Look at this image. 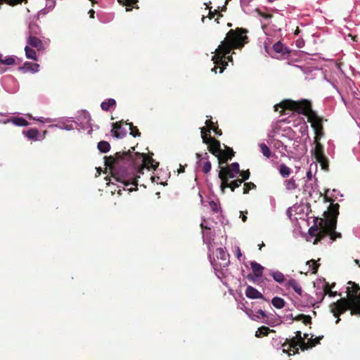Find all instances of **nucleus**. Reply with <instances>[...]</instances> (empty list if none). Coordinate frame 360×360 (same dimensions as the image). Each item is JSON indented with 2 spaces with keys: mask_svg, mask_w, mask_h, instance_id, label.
<instances>
[{
  "mask_svg": "<svg viewBox=\"0 0 360 360\" xmlns=\"http://www.w3.org/2000/svg\"><path fill=\"white\" fill-rule=\"evenodd\" d=\"M274 136V132L271 131V132L269 133V134H268V137H269V139H271V138H273Z\"/></svg>",
  "mask_w": 360,
  "mask_h": 360,
  "instance_id": "nucleus-59",
  "label": "nucleus"
},
{
  "mask_svg": "<svg viewBox=\"0 0 360 360\" xmlns=\"http://www.w3.org/2000/svg\"><path fill=\"white\" fill-rule=\"evenodd\" d=\"M255 187L253 183H245L243 188V193H248L249 191Z\"/></svg>",
  "mask_w": 360,
  "mask_h": 360,
  "instance_id": "nucleus-49",
  "label": "nucleus"
},
{
  "mask_svg": "<svg viewBox=\"0 0 360 360\" xmlns=\"http://www.w3.org/2000/svg\"><path fill=\"white\" fill-rule=\"evenodd\" d=\"M274 108L276 111L281 109V111H283L285 114L288 113L286 111H292V115L288 118L287 122L292 123L293 127H297L302 135L308 133V126L304 116L307 117L308 122L311 123L315 134L311 153L316 162L310 164L309 169L307 172V179L311 180L312 179L314 170V173L316 172L318 163L320 164L322 169L328 171V159L324 154L323 146L320 142L323 136L322 123L321 119L312 112L311 103L307 100L299 101L287 100L280 104L275 105Z\"/></svg>",
  "mask_w": 360,
  "mask_h": 360,
  "instance_id": "nucleus-1",
  "label": "nucleus"
},
{
  "mask_svg": "<svg viewBox=\"0 0 360 360\" xmlns=\"http://www.w3.org/2000/svg\"><path fill=\"white\" fill-rule=\"evenodd\" d=\"M202 170L205 174H207L211 170V163L210 161L203 162Z\"/></svg>",
  "mask_w": 360,
  "mask_h": 360,
  "instance_id": "nucleus-45",
  "label": "nucleus"
},
{
  "mask_svg": "<svg viewBox=\"0 0 360 360\" xmlns=\"http://www.w3.org/2000/svg\"><path fill=\"white\" fill-rule=\"evenodd\" d=\"M27 43V46L36 48L39 51L44 48L43 43L41 39L35 36L29 35Z\"/></svg>",
  "mask_w": 360,
  "mask_h": 360,
  "instance_id": "nucleus-15",
  "label": "nucleus"
},
{
  "mask_svg": "<svg viewBox=\"0 0 360 360\" xmlns=\"http://www.w3.org/2000/svg\"><path fill=\"white\" fill-rule=\"evenodd\" d=\"M270 332V329L264 326H262L257 329V332H255V337L257 338H263L266 336Z\"/></svg>",
  "mask_w": 360,
  "mask_h": 360,
  "instance_id": "nucleus-27",
  "label": "nucleus"
},
{
  "mask_svg": "<svg viewBox=\"0 0 360 360\" xmlns=\"http://www.w3.org/2000/svg\"><path fill=\"white\" fill-rule=\"evenodd\" d=\"M255 12L257 13L258 16L263 18L264 19H269L271 18V15L264 13L262 12L261 11H259V9H255Z\"/></svg>",
  "mask_w": 360,
  "mask_h": 360,
  "instance_id": "nucleus-52",
  "label": "nucleus"
},
{
  "mask_svg": "<svg viewBox=\"0 0 360 360\" xmlns=\"http://www.w3.org/2000/svg\"><path fill=\"white\" fill-rule=\"evenodd\" d=\"M271 304L276 309H282L284 307L285 302L281 297H274L271 300Z\"/></svg>",
  "mask_w": 360,
  "mask_h": 360,
  "instance_id": "nucleus-25",
  "label": "nucleus"
},
{
  "mask_svg": "<svg viewBox=\"0 0 360 360\" xmlns=\"http://www.w3.org/2000/svg\"><path fill=\"white\" fill-rule=\"evenodd\" d=\"M98 149L101 153H107L110 149V146L108 142L105 141H101L98 143Z\"/></svg>",
  "mask_w": 360,
  "mask_h": 360,
  "instance_id": "nucleus-29",
  "label": "nucleus"
},
{
  "mask_svg": "<svg viewBox=\"0 0 360 360\" xmlns=\"http://www.w3.org/2000/svg\"><path fill=\"white\" fill-rule=\"evenodd\" d=\"M12 122L13 124L19 127H26L29 124L28 122L22 117H16L7 121ZM6 123V122H5Z\"/></svg>",
  "mask_w": 360,
  "mask_h": 360,
  "instance_id": "nucleus-23",
  "label": "nucleus"
},
{
  "mask_svg": "<svg viewBox=\"0 0 360 360\" xmlns=\"http://www.w3.org/2000/svg\"><path fill=\"white\" fill-rule=\"evenodd\" d=\"M119 3L127 6H130L137 2V0H118Z\"/></svg>",
  "mask_w": 360,
  "mask_h": 360,
  "instance_id": "nucleus-50",
  "label": "nucleus"
},
{
  "mask_svg": "<svg viewBox=\"0 0 360 360\" xmlns=\"http://www.w3.org/2000/svg\"><path fill=\"white\" fill-rule=\"evenodd\" d=\"M270 145H273V147L276 149L279 150L281 148H284L285 149L286 146H283V143L276 139H271L269 142Z\"/></svg>",
  "mask_w": 360,
  "mask_h": 360,
  "instance_id": "nucleus-39",
  "label": "nucleus"
},
{
  "mask_svg": "<svg viewBox=\"0 0 360 360\" xmlns=\"http://www.w3.org/2000/svg\"><path fill=\"white\" fill-rule=\"evenodd\" d=\"M336 220L335 219H326L321 221L319 227L314 225L309 229V234L312 237H316L314 244H316L319 241L323 240L326 236H329V243H331L336 238H340L341 234L335 232Z\"/></svg>",
  "mask_w": 360,
  "mask_h": 360,
  "instance_id": "nucleus-6",
  "label": "nucleus"
},
{
  "mask_svg": "<svg viewBox=\"0 0 360 360\" xmlns=\"http://www.w3.org/2000/svg\"><path fill=\"white\" fill-rule=\"evenodd\" d=\"M240 217L242 218L243 221V222H245V221H246V220H247V217H246V215L244 214V212H240Z\"/></svg>",
  "mask_w": 360,
  "mask_h": 360,
  "instance_id": "nucleus-57",
  "label": "nucleus"
},
{
  "mask_svg": "<svg viewBox=\"0 0 360 360\" xmlns=\"http://www.w3.org/2000/svg\"><path fill=\"white\" fill-rule=\"evenodd\" d=\"M24 135L30 140L37 141L39 139V131L37 129H31L23 132Z\"/></svg>",
  "mask_w": 360,
  "mask_h": 360,
  "instance_id": "nucleus-22",
  "label": "nucleus"
},
{
  "mask_svg": "<svg viewBox=\"0 0 360 360\" xmlns=\"http://www.w3.org/2000/svg\"><path fill=\"white\" fill-rule=\"evenodd\" d=\"M200 226H201V229H202V231H205V230H210L212 229H211V224H210V222L205 219V218H202V221H201V224H200Z\"/></svg>",
  "mask_w": 360,
  "mask_h": 360,
  "instance_id": "nucleus-41",
  "label": "nucleus"
},
{
  "mask_svg": "<svg viewBox=\"0 0 360 360\" xmlns=\"http://www.w3.org/2000/svg\"><path fill=\"white\" fill-rule=\"evenodd\" d=\"M250 266L257 278H260L263 274L264 267L256 262H251Z\"/></svg>",
  "mask_w": 360,
  "mask_h": 360,
  "instance_id": "nucleus-18",
  "label": "nucleus"
},
{
  "mask_svg": "<svg viewBox=\"0 0 360 360\" xmlns=\"http://www.w3.org/2000/svg\"><path fill=\"white\" fill-rule=\"evenodd\" d=\"M134 148L123 153H117L115 157H110L106 161L112 169V176L116 181L123 185V188L129 185L136 186L137 177L143 174V170L153 168L155 169L159 163L143 153H134Z\"/></svg>",
  "mask_w": 360,
  "mask_h": 360,
  "instance_id": "nucleus-2",
  "label": "nucleus"
},
{
  "mask_svg": "<svg viewBox=\"0 0 360 360\" xmlns=\"http://www.w3.org/2000/svg\"><path fill=\"white\" fill-rule=\"evenodd\" d=\"M217 66H214L212 69V72H214L215 73L217 72Z\"/></svg>",
  "mask_w": 360,
  "mask_h": 360,
  "instance_id": "nucleus-62",
  "label": "nucleus"
},
{
  "mask_svg": "<svg viewBox=\"0 0 360 360\" xmlns=\"http://www.w3.org/2000/svg\"><path fill=\"white\" fill-rule=\"evenodd\" d=\"M327 153L328 155L333 156L335 153V145L333 142V141L330 140L328 141V148H327Z\"/></svg>",
  "mask_w": 360,
  "mask_h": 360,
  "instance_id": "nucleus-42",
  "label": "nucleus"
},
{
  "mask_svg": "<svg viewBox=\"0 0 360 360\" xmlns=\"http://www.w3.org/2000/svg\"><path fill=\"white\" fill-rule=\"evenodd\" d=\"M203 242L207 245L209 255H211L212 248V241L214 240V234L212 231V229L207 231L205 230L202 231Z\"/></svg>",
  "mask_w": 360,
  "mask_h": 360,
  "instance_id": "nucleus-12",
  "label": "nucleus"
},
{
  "mask_svg": "<svg viewBox=\"0 0 360 360\" xmlns=\"http://www.w3.org/2000/svg\"><path fill=\"white\" fill-rule=\"evenodd\" d=\"M39 65L37 63H25L24 66L20 68L25 72H37L39 71Z\"/></svg>",
  "mask_w": 360,
  "mask_h": 360,
  "instance_id": "nucleus-21",
  "label": "nucleus"
},
{
  "mask_svg": "<svg viewBox=\"0 0 360 360\" xmlns=\"http://www.w3.org/2000/svg\"><path fill=\"white\" fill-rule=\"evenodd\" d=\"M314 347V343H307L306 341L304 340H302L301 342H300V344L298 345V348L301 349V351L308 350L309 349L313 348Z\"/></svg>",
  "mask_w": 360,
  "mask_h": 360,
  "instance_id": "nucleus-34",
  "label": "nucleus"
},
{
  "mask_svg": "<svg viewBox=\"0 0 360 360\" xmlns=\"http://www.w3.org/2000/svg\"><path fill=\"white\" fill-rule=\"evenodd\" d=\"M209 257H210V261L212 265V267L214 269L216 276L221 281L222 278L224 276V274H225L224 270L226 267H219L217 262H213L210 255Z\"/></svg>",
  "mask_w": 360,
  "mask_h": 360,
  "instance_id": "nucleus-19",
  "label": "nucleus"
},
{
  "mask_svg": "<svg viewBox=\"0 0 360 360\" xmlns=\"http://www.w3.org/2000/svg\"><path fill=\"white\" fill-rule=\"evenodd\" d=\"M286 287L288 288H292L295 292H297L298 295H301L302 292V289L300 283L293 278L290 279L287 284Z\"/></svg>",
  "mask_w": 360,
  "mask_h": 360,
  "instance_id": "nucleus-20",
  "label": "nucleus"
},
{
  "mask_svg": "<svg viewBox=\"0 0 360 360\" xmlns=\"http://www.w3.org/2000/svg\"><path fill=\"white\" fill-rule=\"evenodd\" d=\"M111 132L117 139H122L127 135V129L122 127L118 122L112 124Z\"/></svg>",
  "mask_w": 360,
  "mask_h": 360,
  "instance_id": "nucleus-14",
  "label": "nucleus"
},
{
  "mask_svg": "<svg viewBox=\"0 0 360 360\" xmlns=\"http://www.w3.org/2000/svg\"><path fill=\"white\" fill-rule=\"evenodd\" d=\"M293 318H292V321H300V320H303V323L307 325V324H310V319L311 318V316H292Z\"/></svg>",
  "mask_w": 360,
  "mask_h": 360,
  "instance_id": "nucleus-40",
  "label": "nucleus"
},
{
  "mask_svg": "<svg viewBox=\"0 0 360 360\" xmlns=\"http://www.w3.org/2000/svg\"><path fill=\"white\" fill-rule=\"evenodd\" d=\"M27 116L29 117L30 118L34 120L38 121V122H41V123H51L52 122H56L55 120L51 119L50 117H46V118H44L43 117H34L31 116L30 115H27Z\"/></svg>",
  "mask_w": 360,
  "mask_h": 360,
  "instance_id": "nucleus-35",
  "label": "nucleus"
},
{
  "mask_svg": "<svg viewBox=\"0 0 360 360\" xmlns=\"http://www.w3.org/2000/svg\"><path fill=\"white\" fill-rule=\"evenodd\" d=\"M82 115L84 117V122L85 124L89 125L91 120L90 114L87 111H83Z\"/></svg>",
  "mask_w": 360,
  "mask_h": 360,
  "instance_id": "nucleus-48",
  "label": "nucleus"
},
{
  "mask_svg": "<svg viewBox=\"0 0 360 360\" xmlns=\"http://www.w3.org/2000/svg\"><path fill=\"white\" fill-rule=\"evenodd\" d=\"M235 253H236L237 258L240 260L242 257V253H241L240 249L238 246L235 247Z\"/></svg>",
  "mask_w": 360,
  "mask_h": 360,
  "instance_id": "nucleus-54",
  "label": "nucleus"
},
{
  "mask_svg": "<svg viewBox=\"0 0 360 360\" xmlns=\"http://www.w3.org/2000/svg\"><path fill=\"white\" fill-rule=\"evenodd\" d=\"M269 44H270V41H268V42L267 41H264V50L269 54H270Z\"/></svg>",
  "mask_w": 360,
  "mask_h": 360,
  "instance_id": "nucleus-55",
  "label": "nucleus"
},
{
  "mask_svg": "<svg viewBox=\"0 0 360 360\" xmlns=\"http://www.w3.org/2000/svg\"><path fill=\"white\" fill-rule=\"evenodd\" d=\"M270 275L273 277L274 280L278 283H283L285 281V276L281 271H271Z\"/></svg>",
  "mask_w": 360,
  "mask_h": 360,
  "instance_id": "nucleus-24",
  "label": "nucleus"
},
{
  "mask_svg": "<svg viewBox=\"0 0 360 360\" xmlns=\"http://www.w3.org/2000/svg\"><path fill=\"white\" fill-rule=\"evenodd\" d=\"M25 51L26 57L27 58L32 59L34 60H37L36 52L33 49H30L28 46H26L25 47Z\"/></svg>",
  "mask_w": 360,
  "mask_h": 360,
  "instance_id": "nucleus-32",
  "label": "nucleus"
},
{
  "mask_svg": "<svg viewBox=\"0 0 360 360\" xmlns=\"http://www.w3.org/2000/svg\"><path fill=\"white\" fill-rule=\"evenodd\" d=\"M116 104L115 100L113 98H108V100L103 101L101 104V108L102 110L105 111H108L110 108L115 106Z\"/></svg>",
  "mask_w": 360,
  "mask_h": 360,
  "instance_id": "nucleus-26",
  "label": "nucleus"
},
{
  "mask_svg": "<svg viewBox=\"0 0 360 360\" xmlns=\"http://www.w3.org/2000/svg\"><path fill=\"white\" fill-rule=\"evenodd\" d=\"M272 50L276 53H280L283 56L288 54L290 51L288 47L285 46L283 44H282L280 41L275 43L272 46Z\"/></svg>",
  "mask_w": 360,
  "mask_h": 360,
  "instance_id": "nucleus-16",
  "label": "nucleus"
},
{
  "mask_svg": "<svg viewBox=\"0 0 360 360\" xmlns=\"http://www.w3.org/2000/svg\"><path fill=\"white\" fill-rule=\"evenodd\" d=\"M58 122L57 124L51 125L50 127H56L60 129L70 131L74 129L72 122H74L72 117H63L55 120Z\"/></svg>",
  "mask_w": 360,
  "mask_h": 360,
  "instance_id": "nucleus-10",
  "label": "nucleus"
},
{
  "mask_svg": "<svg viewBox=\"0 0 360 360\" xmlns=\"http://www.w3.org/2000/svg\"><path fill=\"white\" fill-rule=\"evenodd\" d=\"M229 168L236 174L240 173L239 164L238 162L232 163Z\"/></svg>",
  "mask_w": 360,
  "mask_h": 360,
  "instance_id": "nucleus-47",
  "label": "nucleus"
},
{
  "mask_svg": "<svg viewBox=\"0 0 360 360\" xmlns=\"http://www.w3.org/2000/svg\"><path fill=\"white\" fill-rule=\"evenodd\" d=\"M245 295L251 299H257L262 297V295L257 289L252 286H248L245 290Z\"/></svg>",
  "mask_w": 360,
  "mask_h": 360,
  "instance_id": "nucleus-17",
  "label": "nucleus"
},
{
  "mask_svg": "<svg viewBox=\"0 0 360 360\" xmlns=\"http://www.w3.org/2000/svg\"><path fill=\"white\" fill-rule=\"evenodd\" d=\"M307 265L309 266V270H310L313 274L316 272L318 267L319 266L314 259L308 261L307 262Z\"/></svg>",
  "mask_w": 360,
  "mask_h": 360,
  "instance_id": "nucleus-36",
  "label": "nucleus"
},
{
  "mask_svg": "<svg viewBox=\"0 0 360 360\" xmlns=\"http://www.w3.org/2000/svg\"><path fill=\"white\" fill-rule=\"evenodd\" d=\"M15 63V57L13 56H6L0 53V74L4 73L7 69L4 66H10Z\"/></svg>",
  "mask_w": 360,
  "mask_h": 360,
  "instance_id": "nucleus-11",
  "label": "nucleus"
},
{
  "mask_svg": "<svg viewBox=\"0 0 360 360\" xmlns=\"http://www.w3.org/2000/svg\"><path fill=\"white\" fill-rule=\"evenodd\" d=\"M245 30L238 28L236 30H231L226 34L221 44L215 50L216 53L212 56V60L217 65H222L220 72H223L227 62L224 60L226 55L231 52V49H240L245 43H247V37Z\"/></svg>",
  "mask_w": 360,
  "mask_h": 360,
  "instance_id": "nucleus-3",
  "label": "nucleus"
},
{
  "mask_svg": "<svg viewBox=\"0 0 360 360\" xmlns=\"http://www.w3.org/2000/svg\"><path fill=\"white\" fill-rule=\"evenodd\" d=\"M240 176H242V178H243L242 180H243V181L247 180V179H248L249 177H250V172H249V170L242 172L240 173Z\"/></svg>",
  "mask_w": 360,
  "mask_h": 360,
  "instance_id": "nucleus-53",
  "label": "nucleus"
},
{
  "mask_svg": "<svg viewBox=\"0 0 360 360\" xmlns=\"http://www.w3.org/2000/svg\"><path fill=\"white\" fill-rule=\"evenodd\" d=\"M321 291L319 292H317V295H319V297L321 298V300H322L324 298V296L326 295H328L330 297H335L337 295V292L332 291L330 288L329 287L328 283H326L325 281H323L321 283Z\"/></svg>",
  "mask_w": 360,
  "mask_h": 360,
  "instance_id": "nucleus-13",
  "label": "nucleus"
},
{
  "mask_svg": "<svg viewBox=\"0 0 360 360\" xmlns=\"http://www.w3.org/2000/svg\"><path fill=\"white\" fill-rule=\"evenodd\" d=\"M40 33V28L35 24L30 25L29 26V35L39 34Z\"/></svg>",
  "mask_w": 360,
  "mask_h": 360,
  "instance_id": "nucleus-38",
  "label": "nucleus"
},
{
  "mask_svg": "<svg viewBox=\"0 0 360 360\" xmlns=\"http://www.w3.org/2000/svg\"><path fill=\"white\" fill-rule=\"evenodd\" d=\"M126 125L129 126V129L131 130V131H130L131 135H132L134 137L140 136L141 134L139 132L138 129L136 127H134L131 123H129V124L126 123Z\"/></svg>",
  "mask_w": 360,
  "mask_h": 360,
  "instance_id": "nucleus-43",
  "label": "nucleus"
},
{
  "mask_svg": "<svg viewBox=\"0 0 360 360\" xmlns=\"http://www.w3.org/2000/svg\"><path fill=\"white\" fill-rule=\"evenodd\" d=\"M210 207L214 213H218L221 211V207L218 202L211 200L209 202Z\"/></svg>",
  "mask_w": 360,
  "mask_h": 360,
  "instance_id": "nucleus-37",
  "label": "nucleus"
},
{
  "mask_svg": "<svg viewBox=\"0 0 360 360\" xmlns=\"http://www.w3.org/2000/svg\"><path fill=\"white\" fill-rule=\"evenodd\" d=\"M236 176L237 174L231 171L229 167L221 169L219 172V178L221 181L220 188L223 193L224 192L225 188L229 187V179H233Z\"/></svg>",
  "mask_w": 360,
  "mask_h": 360,
  "instance_id": "nucleus-7",
  "label": "nucleus"
},
{
  "mask_svg": "<svg viewBox=\"0 0 360 360\" xmlns=\"http://www.w3.org/2000/svg\"><path fill=\"white\" fill-rule=\"evenodd\" d=\"M321 338H322V336H319L314 339L311 338L309 340L308 342H306L309 343V344H314L315 346H316L319 344V341H320V340H321Z\"/></svg>",
  "mask_w": 360,
  "mask_h": 360,
  "instance_id": "nucleus-51",
  "label": "nucleus"
},
{
  "mask_svg": "<svg viewBox=\"0 0 360 360\" xmlns=\"http://www.w3.org/2000/svg\"><path fill=\"white\" fill-rule=\"evenodd\" d=\"M184 172V168L181 165H180L179 172L180 173V172Z\"/></svg>",
  "mask_w": 360,
  "mask_h": 360,
  "instance_id": "nucleus-60",
  "label": "nucleus"
},
{
  "mask_svg": "<svg viewBox=\"0 0 360 360\" xmlns=\"http://www.w3.org/2000/svg\"><path fill=\"white\" fill-rule=\"evenodd\" d=\"M94 13H95V11H94L93 9H91V10L89 11V17H90L91 18H94Z\"/></svg>",
  "mask_w": 360,
  "mask_h": 360,
  "instance_id": "nucleus-58",
  "label": "nucleus"
},
{
  "mask_svg": "<svg viewBox=\"0 0 360 360\" xmlns=\"http://www.w3.org/2000/svg\"><path fill=\"white\" fill-rule=\"evenodd\" d=\"M338 209H339V205L338 204H332L330 207V213L332 215L331 217L329 219H335L336 221L337 216L338 214Z\"/></svg>",
  "mask_w": 360,
  "mask_h": 360,
  "instance_id": "nucleus-33",
  "label": "nucleus"
},
{
  "mask_svg": "<svg viewBox=\"0 0 360 360\" xmlns=\"http://www.w3.org/2000/svg\"><path fill=\"white\" fill-rule=\"evenodd\" d=\"M206 127H201V137L203 143L208 145L209 150L217 156L219 158V164L226 162L229 159H231L233 155V151L231 148H227V151L224 152L220 148V143L219 141L212 137H207V132L212 130L216 134L221 135V130L214 126V123L211 120H207L205 122Z\"/></svg>",
  "mask_w": 360,
  "mask_h": 360,
  "instance_id": "nucleus-5",
  "label": "nucleus"
},
{
  "mask_svg": "<svg viewBox=\"0 0 360 360\" xmlns=\"http://www.w3.org/2000/svg\"><path fill=\"white\" fill-rule=\"evenodd\" d=\"M295 333H296V336H295L292 338H297V339L301 340V341L304 340V338L302 337V333L300 330H297Z\"/></svg>",
  "mask_w": 360,
  "mask_h": 360,
  "instance_id": "nucleus-56",
  "label": "nucleus"
},
{
  "mask_svg": "<svg viewBox=\"0 0 360 360\" xmlns=\"http://www.w3.org/2000/svg\"><path fill=\"white\" fill-rule=\"evenodd\" d=\"M339 194H340L339 191H338L336 190H333L332 191H330L329 189H328L326 191V198H328L330 196V197L337 198L338 195Z\"/></svg>",
  "mask_w": 360,
  "mask_h": 360,
  "instance_id": "nucleus-46",
  "label": "nucleus"
},
{
  "mask_svg": "<svg viewBox=\"0 0 360 360\" xmlns=\"http://www.w3.org/2000/svg\"><path fill=\"white\" fill-rule=\"evenodd\" d=\"M284 185L288 191H292L297 188V184L293 177L285 180Z\"/></svg>",
  "mask_w": 360,
  "mask_h": 360,
  "instance_id": "nucleus-28",
  "label": "nucleus"
},
{
  "mask_svg": "<svg viewBox=\"0 0 360 360\" xmlns=\"http://www.w3.org/2000/svg\"><path fill=\"white\" fill-rule=\"evenodd\" d=\"M348 37H351V39L353 40V41H355V37L354 36H352L351 34H349Z\"/></svg>",
  "mask_w": 360,
  "mask_h": 360,
  "instance_id": "nucleus-64",
  "label": "nucleus"
},
{
  "mask_svg": "<svg viewBox=\"0 0 360 360\" xmlns=\"http://www.w3.org/2000/svg\"><path fill=\"white\" fill-rule=\"evenodd\" d=\"M243 182V180L242 179H237L231 182V184H229V187L231 188V190L233 191L235 188L239 187L241 184Z\"/></svg>",
  "mask_w": 360,
  "mask_h": 360,
  "instance_id": "nucleus-44",
  "label": "nucleus"
},
{
  "mask_svg": "<svg viewBox=\"0 0 360 360\" xmlns=\"http://www.w3.org/2000/svg\"><path fill=\"white\" fill-rule=\"evenodd\" d=\"M300 342V340L297 339L296 338L286 339V342L282 345V349H283V352H287L289 355L298 354L299 348L297 347V345H299Z\"/></svg>",
  "mask_w": 360,
  "mask_h": 360,
  "instance_id": "nucleus-8",
  "label": "nucleus"
},
{
  "mask_svg": "<svg viewBox=\"0 0 360 360\" xmlns=\"http://www.w3.org/2000/svg\"><path fill=\"white\" fill-rule=\"evenodd\" d=\"M216 256L217 261L214 260L213 262H217L219 267H227L229 266L230 263L229 255L224 248H217L216 250Z\"/></svg>",
  "mask_w": 360,
  "mask_h": 360,
  "instance_id": "nucleus-9",
  "label": "nucleus"
},
{
  "mask_svg": "<svg viewBox=\"0 0 360 360\" xmlns=\"http://www.w3.org/2000/svg\"><path fill=\"white\" fill-rule=\"evenodd\" d=\"M279 172L283 177L285 178L289 176L291 172V169L285 164H281L280 165Z\"/></svg>",
  "mask_w": 360,
  "mask_h": 360,
  "instance_id": "nucleus-30",
  "label": "nucleus"
},
{
  "mask_svg": "<svg viewBox=\"0 0 360 360\" xmlns=\"http://www.w3.org/2000/svg\"><path fill=\"white\" fill-rule=\"evenodd\" d=\"M347 284V298H342L330 306L333 315H340L347 309H349L352 314L360 315V287L352 281H349Z\"/></svg>",
  "mask_w": 360,
  "mask_h": 360,
  "instance_id": "nucleus-4",
  "label": "nucleus"
},
{
  "mask_svg": "<svg viewBox=\"0 0 360 360\" xmlns=\"http://www.w3.org/2000/svg\"><path fill=\"white\" fill-rule=\"evenodd\" d=\"M277 317L280 318V316H277ZM280 323H281L280 319H276V322H274V324H278Z\"/></svg>",
  "mask_w": 360,
  "mask_h": 360,
  "instance_id": "nucleus-61",
  "label": "nucleus"
},
{
  "mask_svg": "<svg viewBox=\"0 0 360 360\" xmlns=\"http://www.w3.org/2000/svg\"><path fill=\"white\" fill-rule=\"evenodd\" d=\"M354 262L360 267V262H359V259H355Z\"/></svg>",
  "mask_w": 360,
  "mask_h": 360,
  "instance_id": "nucleus-63",
  "label": "nucleus"
},
{
  "mask_svg": "<svg viewBox=\"0 0 360 360\" xmlns=\"http://www.w3.org/2000/svg\"><path fill=\"white\" fill-rule=\"evenodd\" d=\"M259 146L260 148V150L263 155L266 157V158H269L271 157V150L269 148V147L264 143H261L259 144Z\"/></svg>",
  "mask_w": 360,
  "mask_h": 360,
  "instance_id": "nucleus-31",
  "label": "nucleus"
}]
</instances>
